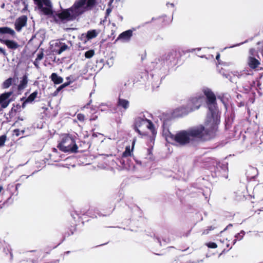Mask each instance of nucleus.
I'll use <instances>...</instances> for the list:
<instances>
[{
	"instance_id": "a19ab883",
	"label": "nucleus",
	"mask_w": 263,
	"mask_h": 263,
	"mask_svg": "<svg viewBox=\"0 0 263 263\" xmlns=\"http://www.w3.org/2000/svg\"><path fill=\"white\" fill-rule=\"evenodd\" d=\"M220 59V54L219 53H217V54L216 55V59L219 61V60Z\"/></svg>"
},
{
	"instance_id": "bf43d9fd",
	"label": "nucleus",
	"mask_w": 263,
	"mask_h": 263,
	"mask_svg": "<svg viewBox=\"0 0 263 263\" xmlns=\"http://www.w3.org/2000/svg\"><path fill=\"white\" fill-rule=\"evenodd\" d=\"M155 20V18L154 17H153L152 19V21H153Z\"/></svg>"
},
{
	"instance_id": "473e14b6",
	"label": "nucleus",
	"mask_w": 263,
	"mask_h": 263,
	"mask_svg": "<svg viewBox=\"0 0 263 263\" xmlns=\"http://www.w3.org/2000/svg\"><path fill=\"white\" fill-rule=\"evenodd\" d=\"M44 54L43 52L37 54L36 58V61H41L43 58Z\"/></svg>"
},
{
	"instance_id": "37998d69",
	"label": "nucleus",
	"mask_w": 263,
	"mask_h": 263,
	"mask_svg": "<svg viewBox=\"0 0 263 263\" xmlns=\"http://www.w3.org/2000/svg\"><path fill=\"white\" fill-rule=\"evenodd\" d=\"M71 84L70 82H67L64 83V85H65L66 87V86H68V85H69V84Z\"/></svg>"
},
{
	"instance_id": "f257e3e1",
	"label": "nucleus",
	"mask_w": 263,
	"mask_h": 263,
	"mask_svg": "<svg viewBox=\"0 0 263 263\" xmlns=\"http://www.w3.org/2000/svg\"><path fill=\"white\" fill-rule=\"evenodd\" d=\"M163 135L166 140L175 145L181 147L194 145L197 141L210 140L215 137L217 132L214 127L213 128L209 125L205 127L202 125L178 131L175 135L170 132L165 123L163 124Z\"/></svg>"
},
{
	"instance_id": "58836bf2",
	"label": "nucleus",
	"mask_w": 263,
	"mask_h": 263,
	"mask_svg": "<svg viewBox=\"0 0 263 263\" xmlns=\"http://www.w3.org/2000/svg\"><path fill=\"white\" fill-rule=\"evenodd\" d=\"M233 75L234 76H237L238 78H239L240 77V74H239L238 72L237 71H234L233 73Z\"/></svg>"
},
{
	"instance_id": "4d7b16f0",
	"label": "nucleus",
	"mask_w": 263,
	"mask_h": 263,
	"mask_svg": "<svg viewBox=\"0 0 263 263\" xmlns=\"http://www.w3.org/2000/svg\"><path fill=\"white\" fill-rule=\"evenodd\" d=\"M34 65L36 66H37V63H36L35 62H34Z\"/></svg>"
},
{
	"instance_id": "dca6fc26",
	"label": "nucleus",
	"mask_w": 263,
	"mask_h": 263,
	"mask_svg": "<svg viewBox=\"0 0 263 263\" xmlns=\"http://www.w3.org/2000/svg\"><path fill=\"white\" fill-rule=\"evenodd\" d=\"M3 43L5 44L8 48L13 50L17 49L19 46L18 44L16 42L12 40H5L3 41Z\"/></svg>"
},
{
	"instance_id": "b1692460",
	"label": "nucleus",
	"mask_w": 263,
	"mask_h": 263,
	"mask_svg": "<svg viewBox=\"0 0 263 263\" xmlns=\"http://www.w3.org/2000/svg\"><path fill=\"white\" fill-rule=\"evenodd\" d=\"M12 79L11 78H9L6 80H5L3 84V88H9L12 84Z\"/></svg>"
},
{
	"instance_id": "4be33fe9",
	"label": "nucleus",
	"mask_w": 263,
	"mask_h": 263,
	"mask_svg": "<svg viewBox=\"0 0 263 263\" xmlns=\"http://www.w3.org/2000/svg\"><path fill=\"white\" fill-rule=\"evenodd\" d=\"M98 34V32H97L96 30H91L87 32L86 36L87 39L89 40L96 37Z\"/></svg>"
},
{
	"instance_id": "412c9836",
	"label": "nucleus",
	"mask_w": 263,
	"mask_h": 263,
	"mask_svg": "<svg viewBox=\"0 0 263 263\" xmlns=\"http://www.w3.org/2000/svg\"><path fill=\"white\" fill-rule=\"evenodd\" d=\"M245 234V232L243 230L241 231L240 233L236 234L235 236V239L233 240V245H234L237 240H241L243 238Z\"/></svg>"
},
{
	"instance_id": "1a4fd4ad",
	"label": "nucleus",
	"mask_w": 263,
	"mask_h": 263,
	"mask_svg": "<svg viewBox=\"0 0 263 263\" xmlns=\"http://www.w3.org/2000/svg\"><path fill=\"white\" fill-rule=\"evenodd\" d=\"M153 67L155 71L151 74L153 79L152 85L154 87H158L160 84L162 78L164 77L165 72L164 73L162 70V68L161 69L160 68L156 69V66Z\"/></svg>"
},
{
	"instance_id": "0eeeda50",
	"label": "nucleus",
	"mask_w": 263,
	"mask_h": 263,
	"mask_svg": "<svg viewBox=\"0 0 263 263\" xmlns=\"http://www.w3.org/2000/svg\"><path fill=\"white\" fill-rule=\"evenodd\" d=\"M134 128L140 135H145V129H148L153 132L154 125L150 120L144 117H138L135 121Z\"/></svg>"
},
{
	"instance_id": "c03bdc74",
	"label": "nucleus",
	"mask_w": 263,
	"mask_h": 263,
	"mask_svg": "<svg viewBox=\"0 0 263 263\" xmlns=\"http://www.w3.org/2000/svg\"><path fill=\"white\" fill-rule=\"evenodd\" d=\"M166 5H167V6L168 7H169V6H171V7H173L174 6V4H173V3H167V4H166Z\"/></svg>"
},
{
	"instance_id": "20e7f679",
	"label": "nucleus",
	"mask_w": 263,
	"mask_h": 263,
	"mask_svg": "<svg viewBox=\"0 0 263 263\" xmlns=\"http://www.w3.org/2000/svg\"><path fill=\"white\" fill-rule=\"evenodd\" d=\"M203 100V96L201 94H197L189 99L185 107L181 106L176 110L179 112V115H187L189 112L199 109Z\"/></svg>"
},
{
	"instance_id": "ea45409f",
	"label": "nucleus",
	"mask_w": 263,
	"mask_h": 263,
	"mask_svg": "<svg viewBox=\"0 0 263 263\" xmlns=\"http://www.w3.org/2000/svg\"><path fill=\"white\" fill-rule=\"evenodd\" d=\"M218 99H220V101H221L223 103L224 105L226 106V104H225V103H224V102H223V100L222 98L221 97H220V96H218Z\"/></svg>"
},
{
	"instance_id": "864d4df0",
	"label": "nucleus",
	"mask_w": 263,
	"mask_h": 263,
	"mask_svg": "<svg viewBox=\"0 0 263 263\" xmlns=\"http://www.w3.org/2000/svg\"><path fill=\"white\" fill-rule=\"evenodd\" d=\"M158 241L160 242V245H162L161 244V242L160 241V240H159V239H158Z\"/></svg>"
},
{
	"instance_id": "f03ea898",
	"label": "nucleus",
	"mask_w": 263,
	"mask_h": 263,
	"mask_svg": "<svg viewBox=\"0 0 263 263\" xmlns=\"http://www.w3.org/2000/svg\"><path fill=\"white\" fill-rule=\"evenodd\" d=\"M96 0H78L69 9L63 10L58 14V17L64 23L74 20L78 16L96 4Z\"/></svg>"
},
{
	"instance_id": "09e8293b",
	"label": "nucleus",
	"mask_w": 263,
	"mask_h": 263,
	"mask_svg": "<svg viewBox=\"0 0 263 263\" xmlns=\"http://www.w3.org/2000/svg\"><path fill=\"white\" fill-rule=\"evenodd\" d=\"M63 87H62V85L58 88V90H60L61 89H63Z\"/></svg>"
},
{
	"instance_id": "6e6552de",
	"label": "nucleus",
	"mask_w": 263,
	"mask_h": 263,
	"mask_svg": "<svg viewBox=\"0 0 263 263\" xmlns=\"http://www.w3.org/2000/svg\"><path fill=\"white\" fill-rule=\"evenodd\" d=\"M38 6L39 8L42 10L45 15L52 14V4L50 0H33Z\"/></svg>"
},
{
	"instance_id": "9b49d317",
	"label": "nucleus",
	"mask_w": 263,
	"mask_h": 263,
	"mask_svg": "<svg viewBox=\"0 0 263 263\" xmlns=\"http://www.w3.org/2000/svg\"><path fill=\"white\" fill-rule=\"evenodd\" d=\"M133 30L130 29L122 32L118 36L116 41H121L123 43L129 42L133 36Z\"/></svg>"
},
{
	"instance_id": "13d9d810",
	"label": "nucleus",
	"mask_w": 263,
	"mask_h": 263,
	"mask_svg": "<svg viewBox=\"0 0 263 263\" xmlns=\"http://www.w3.org/2000/svg\"><path fill=\"white\" fill-rule=\"evenodd\" d=\"M34 65L36 66H37V63H36L35 62H34Z\"/></svg>"
},
{
	"instance_id": "bb28decb",
	"label": "nucleus",
	"mask_w": 263,
	"mask_h": 263,
	"mask_svg": "<svg viewBox=\"0 0 263 263\" xmlns=\"http://www.w3.org/2000/svg\"><path fill=\"white\" fill-rule=\"evenodd\" d=\"M211 193V190L209 188L206 187L202 192V195L205 199H208Z\"/></svg>"
},
{
	"instance_id": "423d86ee",
	"label": "nucleus",
	"mask_w": 263,
	"mask_h": 263,
	"mask_svg": "<svg viewBox=\"0 0 263 263\" xmlns=\"http://www.w3.org/2000/svg\"><path fill=\"white\" fill-rule=\"evenodd\" d=\"M58 147L64 152H76L78 146L73 138L69 135L62 136L61 141L59 143Z\"/></svg>"
},
{
	"instance_id": "aec40b11",
	"label": "nucleus",
	"mask_w": 263,
	"mask_h": 263,
	"mask_svg": "<svg viewBox=\"0 0 263 263\" xmlns=\"http://www.w3.org/2000/svg\"><path fill=\"white\" fill-rule=\"evenodd\" d=\"M37 95V91H34L31 93L27 98V99L23 102L22 104L23 107H24L27 103L32 102L36 98Z\"/></svg>"
},
{
	"instance_id": "4c0bfd02",
	"label": "nucleus",
	"mask_w": 263,
	"mask_h": 263,
	"mask_svg": "<svg viewBox=\"0 0 263 263\" xmlns=\"http://www.w3.org/2000/svg\"><path fill=\"white\" fill-rule=\"evenodd\" d=\"M163 241H164V243H169L171 242V239L169 238H163Z\"/></svg>"
},
{
	"instance_id": "4468645a",
	"label": "nucleus",
	"mask_w": 263,
	"mask_h": 263,
	"mask_svg": "<svg viewBox=\"0 0 263 263\" xmlns=\"http://www.w3.org/2000/svg\"><path fill=\"white\" fill-rule=\"evenodd\" d=\"M117 105L126 110L129 108V102L127 100L121 98V95L120 94L117 101Z\"/></svg>"
},
{
	"instance_id": "c9c22d12",
	"label": "nucleus",
	"mask_w": 263,
	"mask_h": 263,
	"mask_svg": "<svg viewBox=\"0 0 263 263\" xmlns=\"http://www.w3.org/2000/svg\"><path fill=\"white\" fill-rule=\"evenodd\" d=\"M0 53L3 54L4 55H7V54L5 49L2 47H0Z\"/></svg>"
},
{
	"instance_id": "6e6d98bb",
	"label": "nucleus",
	"mask_w": 263,
	"mask_h": 263,
	"mask_svg": "<svg viewBox=\"0 0 263 263\" xmlns=\"http://www.w3.org/2000/svg\"><path fill=\"white\" fill-rule=\"evenodd\" d=\"M134 143H135V141H133V147L134 146Z\"/></svg>"
},
{
	"instance_id": "a878e982",
	"label": "nucleus",
	"mask_w": 263,
	"mask_h": 263,
	"mask_svg": "<svg viewBox=\"0 0 263 263\" xmlns=\"http://www.w3.org/2000/svg\"><path fill=\"white\" fill-rule=\"evenodd\" d=\"M95 54V51L93 50H89L87 51L85 53V57L87 59H90L92 58Z\"/></svg>"
},
{
	"instance_id": "de8ad7c7",
	"label": "nucleus",
	"mask_w": 263,
	"mask_h": 263,
	"mask_svg": "<svg viewBox=\"0 0 263 263\" xmlns=\"http://www.w3.org/2000/svg\"><path fill=\"white\" fill-rule=\"evenodd\" d=\"M230 227H232V224H229L226 228L224 229V231H225L227 229H228V228Z\"/></svg>"
},
{
	"instance_id": "9d476101",
	"label": "nucleus",
	"mask_w": 263,
	"mask_h": 263,
	"mask_svg": "<svg viewBox=\"0 0 263 263\" xmlns=\"http://www.w3.org/2000/svg\"><path fill=\"white\" fill-rule=\"evenodd\" d=\"M215 172L217 176L227 179L228 177V163L227 162L217 163L215 168Z\"/></svg>"
},
{
	"instance_id": "39448f33",
	"label": "nucleus",
	"mask_w": 263,
	"mask_h": 263,
	"mask_svg": "<svg viewBox=\"0 0 263 263\" xmlns=\"http://www.w3.org/2000/svg\"><path fill=\"white\" fill-rule=\"evenodd\" d=\"M176 57V52L175 51H171L164 55L161 59H158L155 62L151 63V67L156 66V69L160 68V69L165 73L168 66L171 65L172 62H174Z\"/></svg>"
},
{
	"instance_id": "a211bd4d",
	"label": "nucleus",
	"mask_w": 263,
	"mask_h": 263,
	"mask_svg": "<svg viewBox=\"0 0 263 263\" xmlns=\"http://www.w3.org/2000/svg\"><path fill=\"white\" fill-rule=\"evenodd\" d=\"M0 34H9L13 36L15 34L14 31L8 27H0Z\"/></svg>"
},
{
	"instance_id": "e433bc0d",
	"label": "nucleus",
	"mask_w": 263,
	"mask_h": 263,
	"mask_svg": "<svg viewBox=\"0 0 263 263\" xmlns=\"http://www.w3.org/2000/svg\"><path fill=\"white\" fill-rule=\"evenodd\" d=\"M219 64H221L222 65L224 66H228L231 64V63L226 62H222L221 63L219 62Z\"/></svg>"
},
{
	"instance_id": "a18cd8bd",
	"label": "nucleus",
	"mask_w": 263,
	"mask_h": 263,
	"mask_svg": "<svg viewBox=\"0 0 263 263\" xmlns=\"http://www.w3.org/2000/svg\"><path fill=\"white\" fill-rule=\"evenodd\" d=\"M246 41H245V42H242V43H241L240 44H237L236 45H233V46H231V47H235V46H239L240 45H242V44H243V43H246Z\"/></svg>"
},
{
	"instance_id": "f8f14e48",
	"label": "nucleus",
	"mask_w": 263,
	"mask_h": 263,
	"mask_svg": "<svg viewBox=\"0 0 263 263\" xmlns=\"http://www.w3.org/2000/svg\"><path fill=\"white\" fill-rule=\"evenodd\" d=\"M12 93L13 91H10L3 93L0 95V105L2 108H5L8 106L10 102L8 99Z\"/></svg>"
},
{
	"instance_id": "c85d7f7f",
	"label": "nucleus",
	"mask_w": 263,
	"mask_h": 263,
	"mask_svg": "<svg viewBox=\"0 0 263 263\" xmlns=\"http://www.w3.org/2000/svg\"><path fill=\"white\" fill-rule=\"evenodd\" d=\"M7 137L5 135L0 136V147L4 145Z\"/></svg>"
},
{
	"instance_id": "79ce46f5",
	"label": "nucleus",
	"mask_w": 263,
	"mask_h": 263,
	"mask_svg": "<svg viewBox=\"0 0 263 263\" xmlns=\"http://www.w3.org/2000/svg\"><path fill=\"white\" fill-rule=\"evenodd\" d=\"M20 185H21V184H20V183H17V184H16V185H15V190L16 191L18 190V189L20 186Z\"/></svg>"
},
{
	"instance_id": "2eb2a0df",
	"label": "nucleus",
	"mask_w": 263,
	"mask_h": 263,
	"mask_svg": "<svg viewBox=\"0 0 263 263\" xmlns=\"http://www.w3.org/2000/svg\"><path fill=\"white\" fill-rule=\"evenodd\" d=\"M28 82V76L27 74H25L23 76L20 80V83L17 86L18 91H22L27 86Z\"/></svg>"
},
{
	"instance_id": "ddd939ff",
	"label": "nucleus",
	"mask_w": 263,
	"mask_h": 263,
	"mask_svg": "<svg viewBox=\"0 0 263 263\" xmlns=\"http://www.w3.org/2000/svg\"><path fill=\"white\" fill-rule=\"evenodd\" d=\"M27 18L23 15L18 18L15 23V28L17 31H20L22 28L26 25Z\"/></svg>"
},
{
	"instance_id": "393cba45",
	"label": "nucleus",
	"mask_w": 263,
	"mask_h": 263,
	"mask_svg": "<svg viewBox=\"0 0 263 263\" xmlns=\"http://www.w3.org/2000/svg\"><path fill=\"white\" fill-rule=\"evenodd\" d=\"M132 151L130 150V146H126L125 151L122 154L123 157H127L131 156Z\"/></svg>"
},
{
	"instance_id": "c756f323",
	"label": "nucleus",
	"mask_w": 263,
	"mask_h": 263,
	"mask_svg": "<svg viewBox=\"0 0 263 263\" xmlns=\"http://www.w3.org/2000/svg\"><path fill=\"white\" fill-rule=\"evenodd\" d=\"M78 120L83 122L85 120V116L82 114H78L77 116Z\"/></svg>"
},
{
	"instance_id": "8fccbe9b",
	"label": "nucleus",
	"mask_w": 263,
	"mask_h": 263,
	"mask_svg": "<svg viewBox=\"0 0 263 263\" xmlns=\"http://www.w3.org/2000/svg\"><path fill=\"white\" fill-rule=\"evenodd\" d=\"M91 102V101H90L88 103L86 106H85V107H87V106L90 105Z\"/></svg>"
},
{
	"instance_id": "5701e85b",
	"label": "nucleus",
	"mask_w": 263,
	"mask_h": 263,
	"mask_svg": "<svg viewBox=\"0 0 263 263\" xmlns=\"http://www.w3.org/2000/svg\"><path fill=\"white\" fill-rule=\"evenodd\" d=\"M60 48L57 50V53L58 54H61L63 51H65L68 48V46L65 43H61Z\"/></svg>"
},
{
	"instance_id": "052dcab7",
	"label": "nucleus",
	"mask_w": 263,
	"mask_h": 263,
	"mask_svg": "<svg viewBox=\"0 0 263 263\" xmlns=\"http://www.w3.org/2000/svg\"><path fill=\"white\" fill-rule=\"evenodd\" d=\"M259 211H263V208L261 210H259Z\"/></svg>"
},
{
	"instance_id": "603ef678",
	"label": "nucleus",
	"mask_w": 263,
	"mask_h": 263,
	"mask_svg": "<svg viewBox=\"0 0 263 263\" xmlns=\"http://www.w3.org/2000/svg\"><path fill=\"white\" fill-rule=\"evenodd\" d=\"M62 87H63V88H65V87H66V86L64 85V84H62Z\"/></svg>"
},
{
	"instance_id": "7c9ffc66",
	"label": "nucleus",
	"mask_w": 263,
	"mask_h": 263,
	"mask_svg": "<svg viewBox=\"0 0 263 263\" xmlns=\"http://www.w3.org/2000/svg\"><path fill=\"white\" fill-rule=\"evenodd\" d=\"M206 245L210 248H216L217 247V245L215 242H209L206 244Z\"/></svg>"
},
{
	"instance_id": "49530a36",
	"label": "nucleus",
	"mask_w": 263,
	"mask_h": 263,
	"mask_svg": "<svg viewBox=\"0 0 263 263\" xmlns=\"http://www.w3.org/2000/svg\"><path fill=\"white\" fill-rule=\"evenodd\" d=\"M111 12V9L110 8H108L107 10H106V13L108 14L110 13Z\"/></svg>"
},
{
	"instance_id": "7ed1b4c3",
	"label": "nucleus",
	"mask_w": 263,
	"mask_h": 263,
	"mask_svg": "<svg viewBox=\"0 0 263 263\" xmlns=\"http://www.w3.org/2000/svg\"><path fill=\"white\" fill-rule=\"evenodd\" d=\"M202 92L206 97V104L210 111L207 116L205 125H209L213 128L214 127L217 131V125L220 122V119L218 114L216 96L212 90L208 87L203 88Z\"/></svg>"
},
{
	"instance_id": "6ab92c4d",
	"label": "nucleus",
	"mask_w": 263,
	"mask_h": 263,
	"mask_svg": "<svg viewBox=\"0 0 263 263\" xmlns=\"http://www.w3.org/2000/svg\"><path fill=\"white\" fill-rule=\"evenodd\" d=\"M50 78L51 81L55 84L62 83L63 80V78L59 76L56 73H52Z\"/></svg>"
},
{
	"instance_id": "5fc2aeb1",
	"label": "nucleus",
	"mask_w": 263,
	"mask_h": 263,
	"mask_svg": "<svg viewBox=\"0 0 263 263\" xmlns=\"http://www.w3.org/2000/svg\"><path fill=\"white\" fill-rule=\"evenodd\" d=\"M4 6H5V4H3L2 5V8H4Z\"/></svg>"
},
{
	"instance_id": "72a5a7b5",
	"label": "nucleus",
	"mask_w": 263,
	"mask_h": 263,
	"mask_svg": "<svg viewBox=\"0 0 263 263\" xmlns=\"http://www.w3.org/2000/svg\"><path fill=\"white\" fill-rule=\"evenodd\" d=\"M66 79L68 81V82H70L71 83L75 81V79L72 76L67 77Z\"/></svg>"
},
{
	"instance_id": "f3484780",
	"label": "nucleus",
	"mask_w": 263,
	"mask_h": 263,
	"mask_svg": "<svg viewBox=\"0 0 263 263\" xmlns=\"http://www.w3.org/2000/svg\"><path fill=\"white\" fill-rule=\"evenodd\" d=\"M248 65L252 69L256 68L260 64L258 60L253 57H249L248 62Z\"/></svg>"
},
{
	"instance_id": "cd10ccee",
	"label": "nucleus",
	"mask_w": 263,
	"mask_h": 263,
	"mask_svg": "<svg viewBox=\"0 0 263 263\" xmlns=\"http://www.w3.org/2000/svg\"><path fill=\"white\" fill-rule=\"evenodd\" d=\"M24 130H20L18 129H15L13 130V134L17 137L24 134Z\"/></svg>"
},
{
	"instance_id": "f704fd0d",
	"label": "nucleus",
	"mask_w": 263,
	"mask_h": 263,
	"mask_svg": "<svg viewBox=\"0 0 263 263\" xmlns=\"http://www.w3.org/2000/svg\"><path fill=\"white\" fill-rule=\"evenodd\" d=\"M6 249L5 248H4V251L6 254H7L8 253H11L10 251V247L8 245L6 244Z\"/></svg>"
},
{
	"instance_id": "2f4dec72",
	"label": "nucleus",
	"mask_w": 263,
	"mask_h": 263,
	"mask_svg": "<svg viewBox=\"0 0 263 263\" xmlns=\"http://www.w3.org/2000/svg\"><path fill=\"white\" fill-rule=\"evenodd\" d=\"M214 227H212V226H211V227H210L208 229H206V230H204L203 231V232H202V234H203V235H206V234H208L209 233V232H210V231L213 230H214Z\"/></svg>"
},
{
	"instance_id": "3c124183",
	"label": "nucleus",
	"mask_w": 263,
	"mask_h": 263,
	"mask_svg": "<svg viewBox=\"0 0 263 263\" xmlns=\"http://www.w3.org/2000/svg\"><path fill=\"white\" fill-rule=\"evenodd\" d=\"M3 187L2 185H1V186H0V193H1V191L3 190Z\"/></svg>"
}]
</instances>
